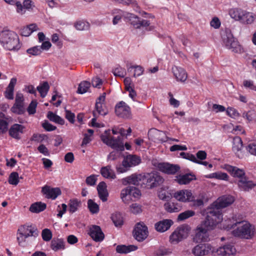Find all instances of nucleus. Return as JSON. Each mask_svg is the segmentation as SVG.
Instances as JSON below:
<instances>
[{"instance_id": "nucleus-53", "label": "nucleus", "mask_w": 256, "mask_h": 256, "mask_svg": "<svg viewBox=\"0 0 256 256\" xmlns=\"http://www.w3.org/2000/svg\"><path fill=\"white\" fill-rule=\"evenodd\" d=\"M26 52L30 55L36 56L42 53V50H40V46H37L28 48L26 50Z\"/></svg>"}, {"instance_id": "nucleus-40", "label": "nucleus", "mask_w": 256, "mask_h": 256, "mask_svg": "<svg viewBox=\"0 0 256 256\" xmlns=\"http://www.w3.org/2000/svg\"><path fill=\"white\" fill-rule=\"evenodd\" d=\"M102 104L96 102L95 110L93 112L94 116L97 117L98 115L105 116L107 114V112L104 108Z\"/></svg>"}, {"instance_id": "nucleus-52", "label": "nucleus", "mask_w": 256, "mask_h": 256, "mask_svg": "<svg viewBox=\"0 0 256 256\" xmlns=\"http://www.w3.org/2000/svg\"><path fill=\"white\" fill-rule=\"evenodd\" d=\"M74 27L78 30H86L88 28L89 24L82 21H78L75 24Z\"/></svg>"}, {"instance_id": "nucleus-35", "label": "nucleus", "mask_w": 256, "mask_h": 256, "mask_svg": "<svg viewBox=\"0 0 256 256\" xmlns=\"http://www.w3.org/2000/svg\"><path fill=\"white\" fill-rule=\"evenodd\" d=\"M46 204L42 202H36L31 205L30 210L34 213H38L46 208Z\"/></svg>"}, {"instance_id": "nucleus-3", "label": "nucleus", "mask_w": 256, "mask_h": 256, "mask_svg": "<svg viewBox=\"0 0 256 256\" xmlns=\"http://www.w3.org/2000/svg\"><path fill=\"white\" fill-rule=\"evenodd\" d=\"M0 42L8 50H18L21 47L17 34L10 30L2 31L0 34Z\"/></svg>"}, {"instance_id": "nucleus-64", "label": "nucleus", "mask_w": 256, "mask_h": 256, "mask_svg": "<svg viewBox=\"0 0 256 256\" xmlns=\"http://www.w3.org/2000/svg\"><path fill=\"white\" fill-rule=\"evenodd\" d=\"M38 152L46 156H48L50 152L47 148L43 144H40L38 148Z\"/></svg>"}, {"instance_id": "nucleus-61", "label": "nucleus", "mask_w": 256, "mask_h": 256, "mask_svg": "<svg viewBox=\"0 0 256 256\" xmlns=\"http://www.w3.org/2000/svg\"><path fill=\"white\" fill-rule=\"evenodd\" d=\"M228 115L232 118H236L239 116L238 111L233 108H228L226 110Z\"/></svg>"}, {"instance_id": "nucleus-9", "label": "nucleus", "mask_w": 256, "mask_h": 256, "mask_svg": "<svg viewBox=\"0 0 256 256\" xmlns=\"http://www.w3.org/2000/svg\"><path fill=\"white\" fill-rule=\"evenodd\" d=\"M214 252V248L208 243H200L194 246L192 253L194 256H206Z\"/></svg>"}, {"instance_id": "nucleus-26", "label": "nucleus", "mask_w": 256, "mask_h": 256, "mask_svg": "<svg viewBox=\"0 0 256 256\" xmlns=\"http://www.w3.org/2000/svg\"><path fill=\"white\" fill-rule=\"evenodd\" d=\"M172 224V220L166 219L156 222L154 228L158 232H163L168 230Z\"/></svg>"}, {"instance_id": "nucleus-11", "label": "nucleus", "mask_w": 256, "mask_h": 256, "mask_svg": "<svg viewBox=\"0 0 256 256\" xmlns=\"http://www.w3.org/2000/svg\"><path fill=\"white\" fill-rule=\"evenodd\" d=\"M125 17L136 28H140L141 27H147L149 26L150 24L148 20L140 19L139 17L133 14L128 13Z\"/></svg>"}, {"instance_id": "nucleus-44", "label": "nucleus", "mask_w": 256, "mask_h": 256, "mask_svg": "<svg viewBox=\"0 0 256 256\" xmlns=\"http://www.w3.org/2000/svg\"><path fill=\"white\" fill-rule=\"evenodd\" d=\"M90 86V83L88 81H83L81 82L78 86L77 92L80 94H83L88 92Z\"/></svg>"}, {"instance_id": "nucleus-28", "label": "nucleus", "mask_w": 256, "mask_h": 256, "mask_svg": "<svg viewBox=\"0 0 256 256\" xmlns=\"http://www.w3.org/2000/svg\"><path fill=\"white\" fill-rule=\"evenodd\" d=\"M106 187V184L104 182H100L97 186L98 196L103 202H105L108 200V196Z\"/></svg>"}, {"instance_id": "nucleus-14", "label": "nucleus", "mask_w": 256, "mask_h": 256, "mask_svg": "<svg viewBox=\"0 0 256 256\" xmlns=\"http://www.w3.org/2000/svg\"><path fill=\"white\" fill-rule=\"evenodd\" d=\"M156 167L159 170L168 174H174L180 170L178 165L167 162L158 163Z\"/></svg>"}, {"instance_id": "nucleus-16", "label": "nucleus", "mask_w": 256, "mask_h": 256, "mask_svg": "<svg viewBox=\"0 0 256 256\" xmlns=\"http://www.w3.org/2000/svg\"><path fill=\"white\" fill-rule=\"evenodd\" d=\"M89 235L96 242H100L103 240L104 235L100 226L92 225L89 230Z\"/></svg>"}, {"instance_id": "nucleus-46", "label": "nucleus", "mask_w": 256, "mask_h": 256, "mask_svg": "<svg viewBox=\"0 0 256 256\" xmlns=\"http://www.w3.org/2000/svg\"><path fill=\"white\" fill-rule=\"evenodd\" d=\"M88 208L92 214H98L99 212L98 205L94 202L92 200H88Z\"/></svg>"}, {"instance_id": "nucleus-1", "label": "nucleus", "mask_w": 256, "mask_h": 256, "mask_svg": "<svg viewBox=\"0 0 256 256\" xmlns=\"http://www.w3.org/2000/svg\"><path fill=\"white\" fill-rule=\"evenodd\" d=\"M234 202V198L230 196H224L219 198L212 204V208L208 209L204 220L196 228V234H204L213 228L222 220L220 209L224 208Z\"/></svg>"}, {"instance_id": "nucleus-7", "label": "nucleus", "mask_w": 256, "mask_h": 256, "mask_svg": "<svg viewBox=\"0 0 256 256\" xmlns=\"http://www.w3.org/2000/svg\"><path fill=\"white\" fill-rule=\"evenodd\" d=\"M164 182V179L158 174L146 173L142 176L141 184L144 188L151 189L157 187Z\"/></svg>"}, {"instance_id": "nucleus-62", "label": "nucleus", "mask_w": 256, "mask_h": 256, "mask_svg": "<svg viewBox=\"0 0 256 256\" xmlns=\"http://www.w3.org/2000/svg\"><path fill=\"white\" fill-rule=\"evenodd\" d=\"M43 128L48 132H51L56 130V127L49 123L48 121H45L42 124Z\"/></svg>"}, {"instance_id": "nucleus-15", "label": "nucleus", "mask_w": 256, "mask_h": 256, "mask_svg": "<svg viewBox=\"0 0 256 256\" xmlns=\"http://www.w3.org/2000/svg\"><path fill=\"white\" fill-rule=\"evenodd\" d=\"M236 250L234 246L231 244H225L214 250V256H234Z\"/></svg>"}, {"instance_id": "nucleus-18", "label": "nucleus", "mask_w": 256, "mask_h": 256, "mask_svg": "<svg viewBox=\"0 0 256 256\" xmlns=\"http://www.w3.org/2000/svg\"><path fill=\"white\" fill-rule=\"evenodd\" d=\"M174 197L178 200L184 202L194 200L192 192L190 190H182L176 192L174 194Z\"/></svg>"}, {"instance_id": "nucleus-36", "label": "nucleus", "mask_w": 256, "mask_h": 256, "mask_svg": "<svg viewBox=\"0 0 256 256\" xmlns=\"http://www.w3.org/2000/svg\"><path fill=\"white\" fill-rule=\"evenodd\" d=\"M50 247L54 251L64 249V240L61 238H54L51 242Z\"/></svg>"}, {"instance_id": "nucleus-8", "label": "nucleus", "mask_w": 256, "mask_h": 256, "mask_svg": "<svg viewBox=\"0 0 256 256\" xmlns=\"http://www.w3.org/2000/svg\"><path fill=\"white\" fill-rule=\"evenodd\" d=\"M190 230L187 225H182L177 228L170 236V242L172 244H177L186 238Z\"/></svg>"}, {"instance_id": "nucleus-29", "label": "nucleus", "mask_w": 256, "mask_h": 256, "mask_svg": "<svg viewBox=\"0 0 256 256\" xmlns=\"http://www.w3.org/2000/svg\"><path fill=\"white\" fill-rule=\"evenodd\" d=\"M101 174L106 178L114 179L116 176L114 170L110 166L102 167L100 170Z\"/></svg>"}, {"instance_id": "nucleus-27", "label": "nucleus", "mask_w": 256, "mask_h": 256, "mask_svg": "<svg viewBox=\"0 0 256 256\" xmlns=\"http://www.w3.org/2000/svg\"><path fill=\"white\" fill-rule=\"evenodd\" d=\"M225 169L234 177L241 179L245 176V172L242 169L230 165H226Z\"/></svg>"}, {"instance_id": "nucleus-42", "label": "nucleus", "mask_w": 256, "mask_h": 256, "mask_svg": "<svg viewBox=\"0 0 256 256\" xmlns=\"http://www.w3.org/2000/svg\"><path fill=\"white\" fill-rule=\"evenodd\" d=\"M111 218L116 226H121L123 224V218L120 212L113 214Z\"/></svg>"}, {"instance_id": "nucleus-10", "label": "nucleus", "mask_w": 256, "mask_h": 256, "mask_svg": "<svg viewBox=\"0 0 256 256\" xmlns=\"http://www.w3.org/2000/svg\"><path fill=\"white\" fill-rule=\"evenodd\" d=\"M225 46L228 50L234 52H240L241 47L238 42L234 40L232 35L229 33L222 38Z\"/></svg>"}, {"instance_id": "nucleus-4", "label": "nucleus", "mask_w": 256, "mask_h": 256, "mask_svg": "<svg viewBox=\"0 0 256 256\" xmlns=\"http://www.w3.org/2000/svg\"><path fill=\"white\" fill-rule=\"evenodd\" d=\"M228 14L231 18L242 24H251L255 20L252 13L240 8H232L229 10Z\"/></svg>"}, {"instance_id": "nucleus-51", "label": "nucleus", "mask_w": 256, "mask_h": 256, "mask_svg": "<svg viewBox=\"0 0 256 256\" xmlns=\"http://www.w3.org/2000/svg\"><path fill=\"white\" fill-rule=\"evenodd\" d=\"M16 235V239L18 243V245L22 247H25L26 246V238H27L28 236H26L24 234H22L20 232H18V230Z\"/></svg>"}, {"instance_id": "nucleus-19", "label": "nucleus", "mask_w": 256, "mask_h": 256, "mask_svg": "<svg viewBox=\"0 0 256 256\" xmlns=\"http://www.w3.org/2000/svg\"><path fill=\"white\" fill-rule=\"evenodd\" d=\"M238 185L241 190L249 192L256 186V183L252 180H249L246 176H244L238 180Z\"/></svg>"}, {"instance_id": "nucleus-41", "label": "nucleus", "mask_w": 256, "mask_h": 256, "mask_svg": "<svg viewBox=\"0 0 256 256\" xmlns=\"http://www.w3.org/2000/svg\"><path fill=\"white\" fill-rule=\"evenodd\" d=\"M242 148V142L241 138L239 136L234 138L233 140V150L236 154L240 151Z\"/></svg>"}, {"instance_id": "nucleus-39", "label": "nucleus", "mask_w": 256, "mask_h": 256, "mask_svg": "<svg viewBox=\"0 0 256 256\" xmlns=\"http://www.w3.org/2000/svg\"><path fill=\"white\" fill-rule=\"evenodd\" d=\"M206 177L208 178H214L218 180H228V176L226 173L220 172L212 173L206 176Z\"/></svg>"}, {"instance_id": "nucleus-23", "label": "nucleus", "mask_w": 256, "mask_h": 256, "mask_svg": "<svg viewBox=\"0 0 256 256\" xmlns=\"http://www.w3.org/2000/svg\"><path fill=\"white\" fill-rule=\"evenodd\" d=\"M172 72L177 81L184 82L186 80L188 74L183 68L174 66L172 68Z\"/></svg>"}, {"instance_id": "nucleus-45", "label": "nucleus", "mask_w": 256, "mask_h": 256, "mask_svg": "<svg viewBox=\"0 0 256 256\" xmlns=\"http://www.w3.org/2000/svg\"><path fill=\"white\" fill-rule=\"evenodd\" d=\"M128 68V70L129 71L132 69H134V76L137 77L139 76L142 74L144 69L140 66H128V64H126Z\"/></svg>"}, {"instance_id": "nucleus-2", "label": "nucleus", "mask_w": 256, "mask_h": 256, "mask_svg": "<svg viewBox=\"0 0 256 256\" xmlns=\"http://www.w3.org/2000/svg\"><path fill=\"white\" fill-rule=\"evenodd\" d=\"M240 214H236L230 220V224H228L230 228L238 226L236 229L232 232L234 236L242 238L250 239L254 234V229L252 226L248 222L243 220Z\"/></svg>"}, {"instance_id": "nucleus-24", "label": "nucleus", "mask_w": 256, "mask_h": 256, "mask_svg": "<svg viewBox=\"0 0 256 256\" xmlns=\"http://www.w3.org/2000/svg\"><path fill=\"white\" fill-rule=\"evenodd\" d=\"M18 232H20L22 234H24L26 236H34L36 237L38 236V231L36 228L30 225L21 226L18 229Z\"/></svg>"}, {"instance_id": "nucleus-63", "label": "nucleus", "mask_w": 256, "mask_h": 256, "mask_svg": "<svg viewBox=\"0 0 256 256\" xmlns=\"http://www.w3.org/2000/svg\"><path fill=\"white\" fill-rule=\"evenodd\" d=\"M66 118L71 123L74 124V122L75 115L70 110H66Z\"/></svg>"}, {"instance_id": "nucleus-43", "label": "nucleus", "mask_w": 256, "mask_h": 256, "mask_svg": "<svg viewBox=\"0 0 256 256\" xmlns=\"http://www.w3.org/2000/svg\"><path fill=\"white\" fill-rule=\"evenodd\" d=\"M50 86L48 82H44L42 85H40L37 87V90L40 93V96L42 98H44L47 94V93L49 90Z\"/></svg>"}, {"instance_id": "nucleus-56", "label": "nucleus", "mask_w": 256, "mask_h": 256, "mask_svg": "<svg viewBox=\"0 0 256 256\" xmlns=\"http://www.w3.org/2000/svg\"><path fill=\"white\" fill-rule=\"evenodd\" d=\"M180 154L181 156H182L184 158L196 164L198 162V160H197L195 156L192 154L182 152L180 153Z\"/></svg>"}, {"instance_id": "nucleus-48", "label": "nucleus", "mask_w": 256, "mask_h": 256, "mask_svg": "<svg viewBox=\"0 0 256 256\" xmlns=\"http://www.w3.org/2000/svg\"><path fill=\"white\" fill-rule=\"evenodd\" d=\"M195 212L192 210H188L179 214L178 217V221L184 220L194 215Z\"/></svg>"}, {"instance_id": "nucleus-13", "label": "nucleus", "mask_w": 256, "mask_h": 256, "mask_svg": "<svg viewBox=\"0 0 256 256\" xmlns=\"http://www.w3.org/2000/svg\"><path fill=\"white\" fill-rule=\"evenodd\" d=\"M148 234V228L143 224L138 223L134 230V238L139 242L145 240Z\"/></svg>"}, {"instance_id": "nucleus-6", "label": "nucleus", "mask_w": 256, "mask_h": 256, "mask_svg": "<svg viewBox=\"0 0 256 256\" xmlns=\"http://www.w3.org/2000/svg\"><path fill=\"white\" fill-rule=\"evenodd\" d=\"M141 162V159L136 155L129 154L124 156L122 164L116 166V168L118 173L127 172L132 167L138 166Z\"/></svg>"}, {"instance_id": "nucleus-21", "label": "nucleus", "mask_w": 256, "mask_h": 256, "mask_svg": "<svg viewBox=\"0 0 256 256\" xmlns=\"http://www.w3.org/2000/svg\"><path fill=\"white\" fill-rule=\"evenodd\" d=\"M24 98L22 94H17L16 96L15 103L12 108V111L16 114H21L24 112Z\"/></svg>"}, {"instance_id": "nucleus-58", "label": "nucleus", "mask_w": 256, "mask_h": 256, "mask_svg": "<svg viewBox=\"0 0 256 256\" xmlns=\"http://www.w3.org/2000/svg\"><path fill=\"white\" fill-rule=\"evenodd\" d=\"M36 106L37 102L36 101H32L30 102L27 109L30 114H32L36 113Z\"/></svg>"}, {"instance_id": "nucleus-60", "label": "nucleus", "mask_w": 256, "mask_h": 256, "mask_svg": "<svg viewBox=\"0 0 256 256\" xmlns=\"http://www.w3.org/2000/svg\"><path fill=\"white\" fill-rule=\"evenodd\" d=\"M244 86L252 90L256 91V86L254 85V82L250 80H244L243 82Z\"/></svg>"}, {"instance_id": "nucleus-20", "label": "nucleus", "mask_w": 256, "mask_h": 256, "mask_svg": "<svg viewBox=\"0 0 256 256\" xmlns=\"http://www.w3.org/2000/svg\"><path fill=\"white\" fill-rule=\"evenodd\" d=\"M42 192L46 195V198L52 200L56 199L62 193L60 188H52L48 186H45L42 188Z\"/></svg>"}, {"instance_id": "nucleus-25", "label": "nucleus", "mask_w": 256, "mask_h": 256, "mask_svg": "<svg viewBox=\"0 0 256 256\" xmlns=\"http://www.w3.org/2000/svg\"><path fill=\"white\" fill-rule=\"evenodd\" d=\"M24 127L20 124H14L9 130V134L12 138L19 140L20 138V134L24 133Z\"/></svg>"}, {"instance_id": "nucleus-12", "label": "nucleus", "mask_w": 256, "mask_h": 256, "mask_svg": "<svg viewBox=\"0 0 256 256\" xmlns=\"http://www.w3.org/2000/svg\"><path fill=\"white\" fill-rule=\"evenodd\" d=\"M115 112L118 116L127 118L130 116V108L125 102L121 101L116 105Z\"/></svg>"}, {"instance_id": "nucleus-22", "label": "nucleus", "mask_w": 256, "mask_h": 256, "mask_svg": "<svg viewBox=\"0 0 256 256\" xmlns=\"http://www.w3.org/2000/svg\"><path fill=\"white\" fill-rule=\"evenodd\" d=\"M142 174H133L130 176H126L122 178L120 181L122 184L124 186L128 184H133L137 186L139 184L140 182H142Z\"/></svg>"}, {"instance_id": "nucleus-32", "label": "nucleus", "mask_w": 256, "mask_h": 256, "mask_svg": "<svg viewBox=\"0 0 256 256\" xmlns=\"http://www.w3.org/2000/svg\"><path fill=\"white\" fill-rule=\"evenodd\" d=\"M112 15L113 16L112 24L116 25L118 24L124 16V12L121 10L115 9L112 11Z\"/></svg>"}, {"instance_id": "nucleus-55", "label": "nucleus", "mask_w": 256, "mask_h": 256, "mask_svg": "<svg viewBox=\"0 0 256 256\" xmlns=\"http://www.w3.org/2000/svg\"><path fill=\"white\" fill-rule=\"evenodd\" d=\"M130 210L132 213L136 214L140 213L142 212V209L140 205L138 204H132L130 206Z\"/></svg>"}, {"instance_id": "nucleus-50", "label": "nucleus", "mask_w": 256, "mask_h": 256, "mask_svg": "<svg viewBox=\"0 0 256 256\" xmlns=\"http://www.w3.org/2000/svg\"><path fill=\"white\" fill-rule=\"evenodd\" d=\"M8 182L10 184L16 186L19 182V176L17 172H12L9 177Z\"/></svg>"}, {"instance_id": "nucleus-17", "label": "nucleus", "mask_w": 256, "mask_h": 256, "mask_svg": "<svg viewBox=\"0 0 256 256\" xmlns=\"http://www.w3.org/2000/svg\"><path fill=\"white\" fill-rule=\"evenodd\" d=\"M16 12L20 14L26 13V10L30 11L35 6L34 3L32 0H24L22 4L20 2L16 3Z\"/></svg>"}, {"instance_id": "nucleus-47", "label": "nucleus", "mask_w": 256, "mask_h": 256, "mask_svg": "<svg viewBox=\"0 0 256 256\" xmlns=\"http://www.w3.org/2000/svg\"><path fill=\"white\" fill-rule=\"evenodd\" d=\"M80 204V201L78 200L77 199L70 200L68 204L70 212L74 213L76 212Z\"/></svg>"}, {"instance_id": "nucleus-49", "label": "nucleus", "mask_w": 256, "mask_h": 256, "mask_svg": "<svg viewBox=\"0 0 256 256\" xmlns=\"http://www.w3.org/2000/svg\"><path fill=\"white\" fill-rule=\"evenodd\" d=\"M113 74L116 76H120L122 78L124 77L126 74V72L124 68L121 67L120 66H118L112 70Z\"/></svg>"}, {"instance_id": "nucleus-33", "label": "nucleus", "mask_w": 256, "mask_h": 256, "mask_svg": "<svg viewBox=\"0 0 256 256\" xmlns=\"http://www.w3.org/2000/svg\"><path fill=\"white\" fill-rule=\"evenodd\" d=\"M164 208L168 212H177L181 210V206L177 203L170 202L164 204Z\"/></svg>"}, {"instance_id": "nucleus-59", "label": "nucleus", "mask_w": 256, "mask_h": 256, "mask_svg": "<svg viewBox=\"0 0 256 256\" xmlns=\"http://www.w3.org/2000/svg\"><path fill=\"white\" fill-rule=\"evenodd\" d=\"M97 180V178L95 175H91L86 178V184L90 186H93L96 184Z\"/></svg>"}, {"instance_id": "nucleus-37", "label": "nucleus", "mask_w": 256, "mask_h": 256, "mask_svg": "<svg viewBox=\"0 0 256 256\" xmlns=\"http://www.w3.org/2000/svg\"><path fill=\"white\" fill-rule=\"evenodd\" d=\"M130 186L122 189L120 192V198L125 204H128L130 199Z\"/></svg>"}, {"instance_id": "nucleus-57", "label": "nucleus", "mask_w": 256, "mask_h": 256, "mask_svg": "<svg viewBox=\"0 0 256 256\" xmlns=\"http://www.w3.org/2000/svg\"><path fill=\"white\" fill-rule=\"evenodd\" d=\"M116 2L123 5L129 6L131 4L133 6L138 7V4L135 0H116Z\"/></svg>"}, {"instance_id": "nucleus-54", "label": "nucleus", "mask_w": 256, "mask_h": 256, "mask_svg": "<svg viewBox=\"0 0 256 256\" xmlns=\"http://www.w3.org/2000/svg\"><path fill=\"white\" fill-rule=\"evenodd\" d=\"M42 236L44 241L48 242L52 238V233L48 228H44L42 230Z\"/></svg>"}, {"instance_id": "nucleus-5", "label": "nucleus", "mask_w": 256, "mask_h": 256, "mask_svg": "<svg viewBox=\"0 0 256 256\" xmlns=\"http://www.w3.org/2000/svg\"><path fill=\"white\" fill-rule=\"evenodd\" d=\"M100 138L104 144L114 149L120 150H124L122 138L121 136H118L117 138L112 136L110 130H105L104 133L100 135Z\"/></svg>"}, {"instance_id": "nucleus-38", "label": "nucleus", "mask_w": 256, "mask_h": 256, "mask_svg": "<svg viewBox=\"0 0 256 256\" xmlns=\"http://www.w3.org/2000/svg\"><path fill=\"white\" fill-rule=\"evenodd\" d=\"M47 118L52 122L56 124L63 125L64 124V120L60 116L54 114L52 112H48L47 114Z\"/></svg>"}, {"instance_id": "nucleus-31", "label": "nucleus", "mask_w": 256, "mask_h": 256, "mask_svg": "<svg viewBox=\"0 0 256 256\" xmlns=\"http://www.w3.org/2000/svg\"><path fill=\"white\" fill-rule=\"evenodd\" d=\"M194 176L190 174H180L176 176V180L180 184H186L190 183L192 180L195 179L194 178Z\"/></svg>"}, {"instance_id": "nucleus-30", "label": "nucleus", "mask_w": 256, "mask_h": 256, "mask_svg": "<svg viewBox=\"0 0 256 256\" xmlns=\"http://www.w3.org/2000/svg\"><path fill=\"white\" fill-rule=\"evenodd\" d=\"M16 82V78H12L10 80V82L5 92V96L6 98L9 100H12L14 98V87Z\"/></svg>"}, {"instance_id": "nucleus-34", "label": "nucleus", "mask_w": 256, "mask_h": 256, "mask_svg": "<svg viewBox=\"0 0 256 256\" xmlns=\"http://www.w3.org/2000/svg\"><path fill=\"white\" fill-rule=\"evenodd\" d=\"M138 249V247L134 245H118L116 246V251L120 254H128Z\"/></svg>"}]
</instances>
